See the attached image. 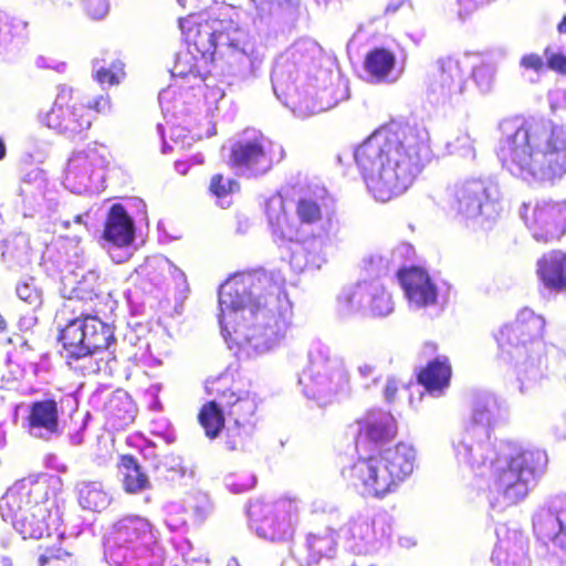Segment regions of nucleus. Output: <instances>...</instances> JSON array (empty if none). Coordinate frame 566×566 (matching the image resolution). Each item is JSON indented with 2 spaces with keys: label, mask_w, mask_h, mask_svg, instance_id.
<instances>
[{
  "label": "nucleus",
  "mask_w": 566,
  "mask_h": 566,
  "mask_svg": "<svg viewBox=\"0 0 566 566\" xmlns=\"http://www.w3.org/2000/svg\"><path fill=\"white\" fill-rule=\"evenodd\" d=\"M345 546L357 555L377 552L391 535V518L379 514L370 518L368 514L356 512L343 528Z\"/></svg>",
  "instance_id": "412c9836"
},
{
  "label": "nucleus",
  "mask_w": 566,
  "mask_h": 566,
  "mask_svg": "<svg viewBox=\"0 0 566 566\" xmlns=\"http://www.w3.org/2000/svg\"><path fill=\"white\" fill-rule=\"evenodd\" d=\"M48 187L45 172L35 167L23 175L19 186V196L29 209L41 207L40 198H44Z\"/></svg>",
  "instance_id": "79ce46f5"
},
{
  "label": "nucleus",
  "mask_w": 566,
  "mask_h": 566,
  "mask_svg": "<svg viewBox=\"0 0 566 566\" xmlns=\"http://www.w3.org/2000/svg\"><path fill=\"white\" fill-rule=\"evenodd\" d=\"M190 512L192 523H202L211 511V504L206 494H198L186 506Z\"/></svg>",
  "instance_id": "680f3d73"
},
{
  "label": "nucleus",
  "mask_w": 566,
  "mask_h": 566,
  "mask_svg": "<svg viewBox=\"0 0 566 566\" xmlns=\"http://www.w3.org/2000/svg\"><path fill=\"white\" fill-rule=\"evenodd\" d=\"M333 527L328 525L323 535L310 533L306 537L308 551L317 557H329L334 553Z\"/></svg>",
  "instance_id": "3c124183"
},
{
  "label": "nucleus",
  "mask_w": 566,
  "mask_h": 566,
  "mask_svg": "<svg viewBox=\"0 0 566 566\" xmlns=\"http://www.w3.org/2000/svg\"><path fill=\"white\" fill-rule=\"evenodd\" d=\"M78 407L73 395L48 394L28 405L27 429L31 437L50 441L62 434L61 422Z\"/></svg>",
  "instance_id": "f3484780"
},
{
  "label": "nucleus",
  "mask_w": 566,
  "mask_h": 566,
  "mask_svg": "<svg viewBox=\"0 0 566 566\" xmlns=\"http://www.w3.org/2000/svg\"><path fill=\"white\" fill-rule=\"evenodd\" d=\"M190 512L185 504L170 503L166 507L165 524L171 532H182L188 526Z\"/></svg>",
  "instance_id": "5fc2aeb1"
},
{
  "label": "nucleus",
  "mask_w": 566,
  "mask_h": 566,
  "mask_svg": "<svg viewBox=\"0 0 566 566\" xmlns=\"http://www.w3.org/2000/svg\"><path fill=\"white\" fill-rule=\"evenodd\" d=\"M337 303L343 315L363 313L382 318L395 310L391 294L379 280L361 279L355 285L344 287Z\"/></svg>",
  "instance_id": "a211bd4d"
},
{
  "label": "nucleus",
  "mask_w": 566,
  "mask_h": 566,
  "mask_svg": "<svg viewBox=\"0 0 566 566\" xmlns=\"http://www.w3.org/2000/svg\"><path fill=\"white\" fill-rule=\"evenodd\" d=\"M546 65L549 70L566 75V55L557 45H547L544 50Z\"/></svg>",
  "instance_id": "e2e57ef3"
},
{
  "label": "nucleus",
  "mask_w": 566,
  "mask_h": 566,
  "mask_svg": "<svg viewBox=\"0 0 566 566\" xmlns=\"http://www.w3.org/2000/svg\"><path fill=\"white\" fill-rule=\"evenodd\" d=\"M136 226L134 218L123 205L109 207L104 221V229L98 240L101 248L115 263H124L134 253Z\"/></svg>",
  "instance_id": "5701e85b"
},
{
  "label": "nucleus",
  "mask_w": 566,
  "mask_h": 566,
  "mask_svg": "<svg viewBox=\"0 0 566 566\" xmlns=\"http://www.w3.org/2000/svg\"><path fill=\"white\" fill-rule=\"evenodd\" d=\"M451 366L446 357L430 360L418 374V381L433 397H439L449 387Z\"/></svg>",
  "instance_id": "4c0bfd02"
},
{
  "label": "nucleus",
  "mask_w": 566,
  "mask_h": 566,
  "mask_svg": "<svg viewBox=\"0 0 566 566\" xmlns=\"http://www.w3.org/2000/svg\"><path fill=\"white\" fill-rule=\"evenodd\" d=\"M449 207L455 217L485 227L499 216V190L490 180L464 178L449 187Z\"/></svg>",
  "instance_id": "ddd939ff"
},
{
  "label": "nucleus",
  "mask_w": 566,
  "mask_h": 566,
  "mask_svg": "<svg viewBox=\"0 0 566 566\" xmlns=\"http://www.w3.org/2000/svg\"><path fill=\"white\" fill-rule=\"evenodd\" d=\"M50 150V144L36 136H29L22 144L21 159L29 163H42Z\"/></svg>",
  "instance_id": "603ef678"
},
{
  "label": "nucleus",
  "mask_w": 566,
  "mask_h": 566,
  "mask_svg": "<svg viewBox=\"0 0 566 566\" xmlns=\"http://www.w3.org/2000/svg\"><path fill=\"white\" fill-rule=\"evenodd\" d=\"M497 543L492 553L496 566H530L528 538L518 530L500 525L495 530Z\"/></svg>",
  "instance_id": "c756f323"
},
{
  "label": "nucleus",
  "mask_w": 566,
  "mask_h": 566,
  "mask_svg": "<svg viewBox=\"0 0 566 566\" xmlns=\"http://www.w3.org/2000/svg\"><path fill=\"white\" fill-rule=\"evenodd\" d=\"M350 430L360 458L381 451L382 446L395 438L397 424L390 412L377 409L358 419Z\"/></svg>",
  "instance_id": "bb28decb"
},
{
  "label": "nucleus",
  "mask_w": 566,
  "mask_h": 566,
  "mask_svg": "<svg viewBox=\"0 0 566 566\" xmlns=\"http://www.w3.org/2000/svg\"><path fill=\"white\" fill-rule=\"evenodd\" d=\"M545 319L533 310H521L515 319L502 326L495 335L499 346V357L503 361H512V356L525 354V349L543 343L542 336Z\"/></svg>",
  "instance_id": "6ab92c4d"
},
{
  "label": "nucleus",
  "mask_w": 566,
  "mask_h": 566,
  "mask_svg": "<svg viewBox=\"0 0 566 566\" xmlns=\"http://www.w3.org/2000/svg\"><path fill=\"white\" fill-rule=\"evenodd\" d=\"M158 531L138 514L115 521L106 534L105 558L113 566H159L163 548Z\"/></svg>",
  "instance_id": "9b49d317"
},
{
  "label": "nucleus",
  "mask_w": 566,
  "mask_h": 566,
  "mask_svg": "<svg viewBox=\"0 0 566 566\" xmlns=\"http://www.w3.org/2000/svg\"><path fill=\"white\" fill-rule=\"evenodd\" d=\"M265 216L273 240L277 244L291 242L295 244L293 250H300L304 245L305 237L302 234L298 222L289 219L284 199L280 193L271 196L265 201Z\"/></svg>",
  "instance_id": "7c9ffc66"
},
{
  "label": "nucleus",
  "mask_w": 566,
  "mask_h": 566,
  "mask_svg": "<svg viewBox=\"0 0 566 566\" xmlns=\"http://www.w3.org/2000/svg\"><path fill=\"white\" fill-rule=\"evenodd\" d=\"M123 489L128 494H143L151 489V482L133 455H123L119 461Z\"/></svg>",
  "instance_id": "ea45409f"
},
{
  "label": "nucleus",
  "mask_w": 566,
  "mask_h": 566,
  "mask_svg": "<svg viewBox=\"0 0 566 566\" xmlns=\"http://www.w3.org/2000/svg\"><path fill=\"white\" fill-rule=\"evenodd\" d=\"M254 8V19L264 23L280 19L283 12L293 6L294 0H250Z\"/></svg>",
  "instance_id": "de8ad7c7"
},
{
  "label": "nucleus",
  "mask_w": 566,
  "mask_h": 566,
  "mask_svg": "<svg viewBox=\"0 0 566 566\" xmlns=\"http://www.w3.org/2000/svg\"><path fill=\"white\" fill-rule=\"evenodd\" d=\"M321 48L312 40H300L276 59L271 82L275 96L296 116L307 117L328 111L348 97L347 85L336 75L338 94L334 88V74L316 60Z\"/></svg>",
  "instance_id": "20e7f679"
},
{
  "label": "nucleus",
  "mask_w": 566,
  "mask_h": 566,
  "mask_svg": "<svg viewBox=\"0 0 566 566\" xmlns=\"http://www.w3.org/2000/svg\"><path fill=\"white\" fill-rule=\"evenodd\" d=\"M471 76L481 93H488L492 90L495 77V66L491 62L481 61L480 63L469 65Z\"/></svg>",
  "instance_id": "864d4df0"
},
{
  "label": "nucleus",
  "mask_w": 566,
  "mask_h": 566,
  "mask_svg": "<svg viewBox=\"0 0 566 566\" xmlns=\"http://www.w3.org/2000/svg\"><path fill=\"white\" fill-rule=\"evenodd\" d=\"M107 423L115 430H124L132 424L137 415V408L130 396L124 390L112 394L105 405Z\"/></svg>",
  "instance_id": "e433bc0d"
},
{
  "label": "nucleus",
  "mask_w": 566,
  "mask_h": 566,
  "mask_svg": "<svg viewBox=\"0 0 566 566\" xmlns=\"http://www.w3.org/2000/svg\"><path fill=\"white\" fill-rule=\"evenodd\" d=\"M171 270V262L164 256H154L136 269L137 275L143 280L142 289L146 293H153L160 289L166 281L167 271Z\"/></svg>",
  "instance_id": "c03bdc74"
},
{
  "label": "nucleus",
  "mask_w": 566,
  "mask_h": 566,
  "mask_svg": "<svg viewBox=\"0 0 566 566\" xmlns=\"http://www.w3.org/2000/svg\"><path fill=\"white\" fill-rule=\"evenodd\" d=\"M281 271L239 273L219 287L218 321L224 340L248 357L274 352L292 325V303Z\"/></svg>",
  "instance_id": "f257e3e1"
},
{
  "label": "nucleus",
  "mask_w": 566,
  "mask_h": 566,
  "mask_svg": "<svg viewBox=\"0 0 566 566\" xmlns=\"http://www.w3.org/2000/svg\"><path fill=\"white\" fill-rule=\"evenodd\" d=\"M303 509L302 500L296 496H284L274 502L254 501L248 510L250 528L260 538L290 541Z\"/></svg>",
  "instance_id": "2eb2a0df"
},
{
  "label": "nucleus",
  "mask_w": 566,
  "mask_h": 566,
  "mask_svg": "<svg viewBox=\"0 0 566 566\" xmlns=\"http://www.w3.org/2000/svg\"><path fill=\"white\" fill-rule=\"evenodd\" d=\"M61 342L67 359H74V368L84 374L106 370L115 359L116 338L114 327L96 315L81 314L67 322L60 331Z\"/></svg>",
  "instance_id": "9d476101"
},
{
  "label": "nucleus",
  "mask_w": 566,
  "mask_h": 566,
  "mask_svg": "<svg viewBox=\"0 0 566 566\" xmlns=\"http://www.w3.org/2000/svg\"><path fill=\"white\" fill-rule=\"evenodd\" d=\"M1 258L9 270L18 271L31 263L30 240L25 233H15L6 238L0 245Z\"/></svg>",
  "instance_id": "58836bf2"
},
{
  "label": "nucleus",
  "mask_w": 566,
  "mask_h": 566,
  "mask_svg": "<svg viewBox=\"0 0 566 566\" xmlns=\"http://www.w3.org/2000/svg\"><path fill=\"white\" fill-rule=\"evenodd\" d=\"M514 367L520 391L530 392L536 388L548 375L547 349L544 343H536V347L525 349L521 356H512V361H504Z\"/></svg>",
  "instance_id": "c85d7f7f"
},
{
  "label": "nucleus",
  "mask_w": 566,
  "mask_h": 566,
  "mask_svg": "<svg viewBox=\"0 0 566 566\" xmlns=\"http://www.w3.org/2000/svg\"><path fill=\"white\" fill-rule=\"evenodd\" d=\"M520 217L538 242L558 240L566 232V201L538 200L523 203Z\"/></svg>",
  "instance_id": "b1692460"
},
{
  "label": "nucleus",
  "mask_w": 566,
  "mask_h": 566,
  "mask_svg": "<svg viewBox=\"0 0 566 566\" xmlns=\"http://www.w3.org/2000/svg\"><path fill=\"white\" fill-rule=\"evenodd\" d=\"M507 410L503 402L490 391H476L471 402V415L464 428L483 429L492 434L493 429L504 422Z\"/></svg>",
  "instance_id": "2f4dec72"
},
{
  "label": "nucleus",
  "mask_w": 566,
  "mask_h": 566,
  "mask_svg": "<svg viewBox=\"0 0 566 566\" xmlns=\"http://www.w3.org/2000/svg\"><path fill=\"white\" fill-rule=\"evenodd\" d=\"M357 378L361 382V386L368 389L379 382L381 375L378 371L376 365L370 363H361L357 366Z\"/></svg>",
  "instance_id": "0e129e2a"
},
{
  "label": "nucleus",
  "mask_w": 566,
  "mask_h": 566,
  "mask_svg": "<svg viewBox=\"0 0 566 566\" xmlns=\"http://www.w3.org/2000/svg\"><path fill=\"white\" fill-rule=\"evenodd\" d=\"M399 281L411 307L422 308L437 304V286L422 269H405Z\"/></svg>",
  "instance_id": "473e14b6"
},
{
  "label": "nucleus",
  "mask_w": 566,
  "mask_h": 566,
  "mask_svg": "<svg viewBox=\"0 0 566 566\" xmlns=\"http://www.w3.org/2000/svg\"><path fill=\"white\" fill-rule=\"evenodd\" d=\"M284 149L273 144L260 130L244 129L230 148V164L238 175L258 178L269 172L274 161H281Z\"/></svg>",
  "instance_id": "dca6fc26"
},
{
  "label": "nucleus",
  "mask_w": 566,
  "mask_h": 566,
  "mask_svg": "<svg viewBox=\"0 0 566 566\" xmlns=\"http://www.w3.org/2000/svg\"><path fill=\"white\" fill-rule=\"evenodd\" d=\"M199 61L195 51L187 46L176 53L170 73L174 77L188 80L190 87L198 86L201 82L209 80Z\"/></svg>",
  "instance_id": "a19ab883"
},
{
  "label": "nucleus",
  "mask_w": 566,
  "mask_h": 566,
  "mask_svg": "<svg viewBox=\"0 0 566 566\" xmlns=\"http://www.w3.org/2000/svg\"><path fill=\"white\" fill-rule=\"evenodd\" d=\"M179 25L187 46L200 54L205 66L209 61L220 69L229 85L256 75L263 62L261 46L232 21L189 17L180 19Z\"/></svg>",
  "instance_id": "423d86ee"
},
{
  "label": "nucleus",
  "mask_w": 566,
  "mask_h": 566,
  "mask_svg": "<svg viewBox=\"0 0 566 566\" xmlns=\"http://www.w3.org/2000/svg\"><path fill=\"white\" fill-rule=\"evenodd\" d=\"M483 429L463 428L453 439L454 457L460 465L482 474L490 470L491 480L504 505L523 501L545 475L548 467L546 450L520 440L491 442Z\"/></svg>",
  "instance_id": "7ed1b4c3"
},
{
  "label": "nucleus",
  "mask_w": 566,
  "mask_h": 566,
  "mask_svg": "<svg viewBox=\"0 0 566 566\" xmlns=\"http://www.w3.org/2000/svg\"><path fill=\"white\" fill-rule=\"evenodd\" d=\"M153 467L161 474L171 473V479H174L175 475L184 476L186 474L181 458L175 454L163 455L156 463H153Z\"/></svg>",
  "instance_id": "052dcab7"
},
{
  "label": "nucleus",
  "mask_w": 566,
  "mask_h": 566,
  "mask_svg": "<svg viewBox=\"0 0 566 566\" xmlns=\"http://www.w3.org/2000/svg\"><path fill=\"white\" fill-rule=\"evenodd\" d=\"M396 65V55L388 49L375 48L370 50L364 61L365 78L369 83H387L396 81L392 75Z\"/></svg>",
  "instance_id": "f704fd0d"
},
{
  "label": "nucleus",
  "mask_w": 566,
  "mask_h": 566,
  "mask_svg": "<svg viewBox=\"0 0 566 566\" xmlns=\"http://www.w3.org/2000/svg\"><path fill=\"white\" fill-rule=\"evenodd\" d=\"M98 64L97 61L93 64L95 78L98 83L102 85L106 83L109 85L119 83V77L124 75V64L120 61H114L109 66Z\"/></svg>",
  "instance_id": "6e6d98bb"
},
{
  "label": "nucleus",
  "mask_w": 566,
  "mask_h": 566,
  "mask_svg": "<svg viewBox=\"0 0 566 566\" xmlns=\"http://www.w3.org/2000/svg\"><path fill=\"white\" fill-rule=\"evenodd\" d=\"M255 484V475L248 472L232 473L224 478L226 488L234 494L248 492L253 489Z\"/></svg>",
  "instance_id": "bf43d9fd"
},
{
  "label": "nucleus",
  "mask_w": 566,
  "mask_h": 566,
  "mask_svg": "<svg viewBox=\"0 0 566 566\" xmlns=\"http://www.w3.org/2000/svg\"><path fill=\"white\" fill-rule=\"evenodd\" d=\"M324 188L304 193L295 203V214L305 237L300 250H292L290 266L295 272L318 270L326 263V249L333 244L339 231L338 220L327 209Z\"/></svg>",
  "instance_id": "6e6552de"
},
{
  "label": "nucleus",
  "mask_w": 566,
  "mask_h": 566,
  "mask_svg": "<svg viewBox=\"0 0 566 566\" xmlns=\"http://www.w3.org/2000/svg\"><path fill=\"white\" fill-rule=\"evenodd\" d=\"M256 424L229 421L224 427V444L229 451H247L253 443Z\"/></svg>",
  "instance_id": "a18cd8bd"
},
{
  "label": "nucleus",
  "mask_w": 566,
  "mask_h": 566,
  "mask_svg": "<svg viewBox=\"0 0 566 566\" xmlns=\"http://www.w3.org/2000/svg\"><path fill=\"white\" fill-rule=\"evenodd\" d=\"M536 538L566 556V494L548 497L533 514Z\"/></svg>",
  "instance_id": "a878e982"
},
{
  "label": "nucleus",
  "mask_w": 566,
  "mask_h": 566,
  "mask_svg": "<svg viewBox=\"0 0 566 566\" xmlns=\"http://www.w3.org/2000/svg\"><path fill=\"white\" fill-rule=\"evenodd\" d=\"M416 462L412 446L400 442L375 454L360 457L342 474L363 496L381 499L394 492L409 476Z\"/></svg>",
  "instance_id": "1a4fd4ad"
},
{
  "label": "nucleus",
  "mask_w": 566,
  "mask_h": 566,
  "mask_svg": "<svg viewBox=\"0 0 566 566\" xmlns=\"http://www.w3.org/2000/svg\"><path fill=\"white\" fill-rule=\"evenodd\" d=\"M468 69L467 59L440 57L431 66L426 81L429 99L455 111L463 119L469 117L463 98L468 84Z\"/></svg>",
  "instance_id": "4468645a"
},
{
  "label": "nucleus",
  "mask_w": 566,
  "mask_h": 566,
  "mask_svg": "<svg viewBox=\"0 0 566 566\" xmlns=\"http://www.w3.org/2000/svg\"><path fill=\"white\" fill-rule=\"evenodd\" d=\"M151 433L160 438L167 444H171L176 441L175 430L166 419L154 421Z\"/></svg>",
  "instance_id": "774afa93"
},
{
  "label": "nucleus",
  "mask_w": 566,
  "mask_h": 566,
  "mask_svg": "<svg viewBox=\"0 0 566 566\" xmlns=\"http://www.w3.org/2000/svg\"><path fill=\"white\" fill-rule=\"evenodd\" d=\"M310 511L312 514L326 515L332 527L342 521L340 507L335 502L326 499H315L311 503Z\"/></svg>",
  "instance_id": "13d9d810"
},
{
  "label": "nucleus",
  "mask_w": 566,
  "mask_h": 566,
  "mask_svg": "<svg viewBox=\"0 0 566 566\" xmlns=\"http://www.w3.org/2000/svg\"><path fill=\"white\" fill-rule=\"evenodd\" d=\"M229 381V375L208 379L206 391L221 401L229 421H250L256 424V410L260 402L258 395L251 390L227 388Z\"/></svg>",
  "instance_id": "cd10ccee"
},
{
  "label": "nucleus",
  "mask_w": 566,
  "mask_h": 566,
  "mask_svg": "<svg viewBox=\"0 0 566 566\" xmlns=\"http://www.w3.org/2000/svg\"><path fill=\"white\" fill-rule=\"evenodd\" d=\"M353 156L369 192L387 202L409 189L433 153L426 128L392 122L375 130Z\"/></svg>",
  "instance_id": "f03ea898"
},
{
  "label": "nucleus",
  "mask_w": 566,
  "mask_h": 566,
  "mask_svg": "<svg viewBox=\"0 0 566 566\" xmlns=\"http://www.w3.org/2000/svg\"><path fill=\"white\" fill-rule=\"evenodd\" d=\"M105 158L96 147L74 151L69 158L63 184L74 193L97 192L104 179Z\"/></svg>",
  "instance_id": "393cba45"
},
{
  "label": "nucleus",
  "mask_w": 566,
  "mask_h": 566,
  "mask_svg": "<svg viewBox=\"0 0 566 566\" xmlns=\"http://www.w3.org/2000/svg\"><path fill=\"white\" fill-rule=\"evenodd\" d=\"M99 279V273L96 270L86 271L72 289V296L70 298L92 301L98 297L102 293Z\"/></svg>",
  "instance_id": "09e8293b"
},
{
  "label": "nucleus",
  "mask_w": 566,
  "mask_h": 566,
  "mask_svg": "<svg viewBox=\"0 0 566 566\" xmlns=\"http://www.w3.org/2000/svg\"><path fill=\"white\" fill-rule=\"evenodd\" d=\"M537 273L546 289L566 291V254L562 251L544 254L537 262Z\"/></svg>",
  "instance_id": "c9c22d12"
},
{
  "label": "nucleus",
  "mask_w": 566,
  "mask_h": 566,
  "mask_svg": "<svg viewBox=\"0 0 566 566\" xmlns=\"http://www.w3.org/2000/svg\"><path fill=\"white\" fill-rule=\"evenodd\" d=\"M75 490L83 510L99 512L111 504L112 499L99 481L81 480L76 483Z\"/></svg>",
  "instance_id": "37998d69"
},
{
  "label": "nucleus",
  "mask_w": 566,
  "mask_h": 566,
  "mask_svg": "<svg viewBox=\"0 0 566 566\" xmlns=\"http://www.w3.org/2000/svg\"><path fill=\"white\" fill-rule=\"evenodd\" d=\"M218 398L206 402L198 415L200 426L205 429V433L209 439L219 437L226 424V411Z\"/></svg>",
  "instance_id": "49530a36"
},
{
  "label": "nucleus",
  "mask_w": 566,
  "mask_h": 566,
  "mask_svg": "<svg viewBox=\"0 0 566 566\" xmlns=\"http://www.w3.org/2000/svg\"><path fill=\"white\" fill-rule=\"evenodd\" d=\"M545 319L533 310H521L515 319L502 326L495 335L499 346V357L503 361H512V356L525 354V349L543 343L542 336Z\"/></svg>",
  "instance_id": "aec40b11"
},
{
  "label": "nucleus",
  "mask_w": 566,
  "mask_h": 566,
  "mask_svg": "<svg viewBox=\"0 0 566 566\" xmlns=\"http://www.w3.org/2000/svg\"><path fill=\"white\" fill-rule=\"evenodd\" d=\"M447 150L450 155H458L465 159H474V140L468 133L459 134L453 140L447 143Z\"/></svg>",
  "instance_id": "4d7b16f0"
},
{
  "label": "nucleus",
  "mask_w": 566,
  "mask_h": 566,
  "mask_svg": "<svg viewBox=\"0 0 566 566\" xmlns=\"http://www.w3.org/2000/svg\"><path fill=\"white\" fill-rule=\"evenodd\" d=\"M411 247L409 244H400L391 251L374 252L361 261V270L367 280H379L396 273L398 279L403 272L402 260L405 254L409 253Z\"/></svg>",
  "instance_id": "72a5a7b5"
},
{
  "label": "nucleus",
  "mask_w": 566,
  "mask_h": 566,
  "mask_svg": "<svg viewBox=\"0 0 566 566\" xmlns=\"http://www.w3.org/2000/svg\"><path fill=\"white\" fill-rule=\"evenodd\" d=\"M51 129L70 139L84 138L92 125L91 113L74 102L73 90L60 86L52 108L41 118Z\"/></svg>",
  "instance_id": "4be33fe9"
},
{
  "label": "nucleus",
  "mask_w": 566,
  "mask_h": 566,
  "mask_svg": "<svg viewBox=\"0 0 566 566\" xmlns=\"http://www.w3.org/2000/svg\"><path fill=\"white\" fill-rule=\"evenodd\" d=\"M71 554L61 548H50L39 557V565H54L61 566V564H67L71 559Z\"/></svg>",
  "instance_id": "69168bd1"
},
{
  "label": "nucleus",
  "mask_w": 566,
  "mask_h": 566,
  "mask_svg": "<svg viewBox=\"0 0 566 566\" xmlns=\"http://www.w3.org/2000/svg\"><path fill=\"white\" fill-rule=\"evenodd\" d=\"M239 182L232 178H224L217 174L210 180L209 190L217 199V203L221 208H228L231 205L232 193L239 191Z\"/></svg>",
  "instance_id": "8fccbe9b"
},
{
  "label": "nucleus",
  "mask_w": 566,
  "mask_h": 566,
  "mask_svg": "<svg viewBox=\"0 0 566 566\" xmlns=\"http://www.w3.org/2000/svg\"><path fill=\"white\" fill-rule=\"evenodd\" d=\"M496 155L513 176L527 182L553 181L566 174V128L544 122L500 123Z\"/></svg>",
  "instance_id": "39448f33"
},
{
  "label": "nucleus",
  "mask_w": 566,
  "mask_h": 566,
  "mask_svg": "<svg viewBox=\"0 0 566 566\" xmlns=\"http://www.w3.org/2000/svg\"><path fill=\"white\" fill-rule=\"evenodd\" d=\"M307 358V366L298 376V385L307 399L319 407L327 406L347 389L349 375L342 358L333 355L322 342L312 343Z\"/></svg>",
  "instance_id": "f8f14e48"
},
{
  "label": "nucleus",
  "mask_w": 566,
  "mask_h": 566,
  "mask_svg": "<svg viewBox=\"0 0 566 566\" xmlns=\"http://www.w3.org/2000/svg\"><path fill=\"white\" fill-rule=\"evenodd\" d=\"M61 479L55 475L28 476L17 481L0 499V514L24 538L50 536L60 525L55 497Z\"/></svg>",
  "instance_id": "0eeeda50"
},
{
  "label": "nucleus",
  "mask_w": 566,
  "mask_h": 566,
  "mask_svg": "<svg viewBox=\"0 0 566 566\" xmlns=\"http://www.w3.org/2000/svg\"><path fill=\"white\" fill-rule=\"evenodd\" d=\"M17 295L29 305L41 303V296L33 283L21 282L17 285Z\"/></svg>",
  "instance_id": "338daca9"
}]
</instances>
